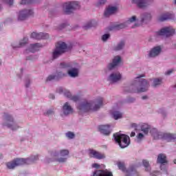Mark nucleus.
<instances>
[{"label": "nucleus", "instance_id": "obj_38", "mask_svg": "<svg viewBox=\"0 0 176 176\" xmlns=\"http://www.w3.org/2000/svg\"><path fill=\"white\" fill-rule=\"evenodd\" d=\"M123 28H126V23H121L114 27V30H122Z\"/></svg>", "mask_w": 176, "mask_h": 176}, {"label": "nucleus", "instance_id": "obj_22", "mask_svg": "<svg viewBox=\"0 0 176 176\" xmlns=\"http://www.w3.org/2000/svg\"><path fill=\"white\" fill-rule=\"evenodd\" d=\"M63 93L65 97H67V98H70V100H72V101H74L75 102H76V101H79V96H72V94H71V92H69V91L65 90Z\"/></svg>", "mask_w": 176, "mask_h": 176}, {"label": "nucleus", "instance_id": "obj_1", "mask_svg": "<svg viewBox=\"0 0 176 176\" xmlns=\"http://www.w3.org/2000/svg\"><path fill=\"white\" fill-rule=\"evenodd\" d=\"M104 100L102 98H98L96 99L94 107H93V104H94L93 102H84L82 104H80L78 106V109L80 111H82V112H89V111H98L99 108L102 107V102Z\"/></svg>", "mask_w": 176, "mask_h": 176}, {"label": "nucleus", "instance_id": "obj_18", "mask_svg": "<svg viewBox=\"0 0 176 176\" xmlns=\"http://www.w3.org/2000/svg\"><path fill=\"white\" fill-rule=\"evenodd\" d=\"M63 111L64 115H70V113H74V109L71 107L69 103L65 102L63 107Z\"/></svg>", "mask_w": 176, "mask_h": 176}, {"label": "nucleus", "instance_id": "obj_27", "mask_svg": "<svg viewBox=\"0 0 176 176\" xmlns=\"http://www.w3.org/2000/svg\"><path fill=\"white\" fill-rule=\"evenodd\" d=\"M124 45H126V42L124 41H121L118 45L114 47V50L116 52H118L119 50H122L124 47Z\"/></svg>", "mask_w": 176, "mask_h": 176}, {"label": "nucleus", "instance_id": "obj_50", "mask_svg": "<svg viewBox=\"0 0 176 176\" xmlns=\"http://www.w3.org/2000/svg\"><path fill=\"white\" fill-rule=\"evenodd\" d=\"M57 93H59V94H61V93H64V89H63V87H59L56 90Z\"/></svg>", "mask_w": 176, "mask_h": 176}, {"label": "nucleus", "instance_id": "obj_32", "mask_svg": "<svg viewBox=\"0 0 176 176\" xmlns=\"http://www.w3.org/2000/svg\"><path fill=\"white\" fill-rule=\"evenodd\" d=\"M142 163L143 166L146 168V171H151V165H149V162H148V160H144Z\"/></svg>", "mask_w": 176, "mask_h": 176}, {"label": "nucleus", "instance_id": "obj_43", "mask_svg": "<svg viewBox=\"0 0 176 176\" xmlns=\"http://www.w3.org/2000/svg\"><path fill=\"white\" fill-rule=\"evenodd\" d=\"M3 3H6L7 5H9V6H12L13 5V1L14 0H2Z\"/></svg>", "mask_w": 176, "mask_h": 176}, {"label": "nucleus", "instance_id": "obj_59", "mask_svg": "<svg viewBox=\"0 0 176 176\" xmlns=\"http://www.w3.org/2000/svg\"><path fill=\"white\" fill-rule=\"evenodd\" d=\"M38 159H39V157H38V155H36L34 158V160H38Z\"/></svg>", "mask_w": 176, "mask_h": 176}, {"label": "nucleus", "instance_id": "obj_9", "mask_svg": "<svg viewBox=\"0 0 176 176\" xmlns=\"http://www.w3.org/2000/svg\"><path fill=\"white\" fill-rule=\"evenodd\" d=\"M132 2L137 5L140 9H145L153 2V0H132Z\"/></svg>", "mask_w": 176, "mask_h": 176}, {"label": "nucleus", "instance_id": "obj_30", "mask_svg": "<svg viewBox=\"0 0 176 176\" xmlns=\"http://www.w3.org/2000/svg\"><path fill=\"white\" fill-rule=\"evenodd\" d=\"M141 19H142V23H144V21L151 20V19H152V16L149 13H144L141 16Z\"/></svg>", "mask_w": 176, "mask_h": 176}, {"label": "nucleus", "instance_id": "obj_40", "mask_svg": "<svg viewBox=\"0 0 176 176\" xmlns=\"http://www.w3.org/2000/svg\"><path fill=\"white\" fill-rule=\"evenodd\" d=\"M142 140H144V134L138 133V135H137L136 142H141Z\"/></svg>", "mask_w": 176, "mask_h": 176}, {"label": "nucleus", "instance_id": "obj_41", "mask_svg": "<svg viewBox=\"0 0 176 176\" xmlns=\"http://www.w3.org/2000/svg\"><path fill=\"white\" fill-rule=\"evenodd\" d=\"M93 21H90L88 23H87L86 25H84L83 28L84 30H89V28H91V27H93Z\"/></svg>", "mask_w": 176, "mask_h": 176}, {"label": "nucleus", "instance_id": "obj_31", "mask_svg": "<svg viewBox=\"0 0 176 176\" xmlns=\"http://www.w3.org/2000/svg\"><path fill=\"white\" fill-rule=\"evenodd\" d=\"M122 116H123V115L122 114V113L119 111H114L113 113V117L115 119V120H118V119L122 118Z\"/></svg>", "mask_w": 176, "mask_h": 176}, {"label": "nucleus", "instance_id": "obj_51", "mask_svg": "<svg viewBox=\"0 0 176 176\" xmlns=\"http://www.w3.org/2000/svg\"><path fill=\"white\" fill-rule=\"evenodd\" d=\"M92 167L94 168H100V165L98 164H93Z\"/></svg>", "mask_w": 176, "mask_h": 176}, {"label": "nucleus", "instance_id": "obj_15", "mask_svg": "<svg viewBox=\"0 0 176 176\" xmlns=\"http://www.w3.org/2000/svg\"><path fill=\"white\" fill-rule=\"evenodd\" d=\"M98 131L104 135H109L111 134V128L109 125H100Z\"/></svg>", "mask_w": 176, "mask_h": 176}, {"label": "nucleus", "instance_id": "obj_7", "mask_svg": "<svg viewBox=\"0 0 176 176\" xmlns=\"http://www.w3.org/2000/svg\"><path fill=\"white\" fill-rule=\"evenodd\" d=\"M175 34V30L171 27H166L161 29L160 31L157 32V35L158 36H165L168 38V36H173Z\"/></svg>", "mask_w": 176, "mask_h": 176}, {"label": "nucleus", "instance_id": "obj_35", "mask_svg": "<svg viewBox=\"0 0 176 176\" xmlns=\"http://www.w3.org/2000/svg\"><path fill=\"white\" fill-rule=\"evenodd\" d=\"M159 85H162V79L160 78H155L153 81V87H157V86H159Z\"/></svg>", "mask_w": 176, "mask_h": 176}, {"label": "nucleus", "instance_id": "obj_28", "mask_svg": "<svg viewBox=\"0 0 176 176\" xmlns=\"http://www.w3.org/2000/svg\"><path fill=\"white\" fill-rule=\"evenodd\" d=\"M126 173H128L126 176H130L129 174H131V176H134V174L138 175V173L135 170V167L131 166L127 170Z\"/></svg>", "mask_w": 176, "mask_h": 176}, {"label": "nucleus", "instance_id": "obj_13", "mask_svg": "<svg viewBox=\"0 0 176 176\" xmlns=\"http://www.w3.org/2000/svg\"><path fill=\"white\" fill-rule=\"evenodd\" d=\"M31 38L33 39H36L40 41V39H47L49 38V34L47 33H36L35 32H32L31 34Z\"/></svg>", "mask_w": 176, "mask_h": 176}, {"label": "nucleus", "instance_id": "obj_24", "mask_svg": "<svg viewBox=\"0 0 176 176\" xmlns=\"http://www.w3.org/2000/svg\"><path fill=\"white\" fill-rule=\"evenodd\" d=\"M40 47H42V45L39 43L31 44L28 51L31 52V53H35V52H38V50H39Z\"/></svg>", "mask_w": 176, "mask_h": 176}, {"label": "nucleus", "instance_id": "obj_62", "mask_svg": "<svg viewBox=\"0 0 176 176\" xmlns=\"http://www.w3.org/2000/svg\"><path fill=\"white\" fill-rule=\"evenodd\" d=\"M25 86H26V87H28L29 84H26Z\"/></svg>", "mask_w": 176, "mask_h": 176}, {"label": "nucleus", "instance_id": "obj_6", "mask_svg": "<svg viewBox=\"0 0 176 176\" xmlns=\"http://www.w3.org/2000/svg\"><path fill=\"white\" fill-rule=\"evenodd\" d=\"M65 50H67V44L64 42L58 43L56 46L55 50L53 52V58H57L58 57H60L63 53H65Z\"/></svg>", "mask_w": 176, "mask_h": 176}, {"label": "nucleus", "instance_id": "obj_44", "mask_svg": "<svg viewBox=\"0 0 176 176\" xmlns=\"http://www.w3.org/2000/svg\"><path fill=\"white\" fill-rule=\"evenodd\" d=\"M135 20H137V16H133L127 21V23H134V21H135Z\"/></svg>", "mask_w": 176, "mask_h": 176}, {"label": "nucleus", "instance_id": "obj_57", "mask_svg": "<svg viewBox=\"0 0 176 176\" xmlns=\"http://www.w3.org/2000/svg\"><path fill=\"white\" fill-rule=\"evenodd\" d=\"M130 137H135V132H131Z\"/></svg>", "mask_w": 176, "mask_h": 176}, {"label": "nucleus", "instance_id": "obj_53", "mask_svg": "<svg viewBox=\"0 0 176 176\" xmlns=\"http://www.w3.org/2000/svg\"><path fill=\"white\" fill-rule=\"evenodd\" d=\"M65 27H67V25L63 23V24L60 25L59 30H63V28H65Z\"/></svg>", "mask_w": 176, "mask_h": 176}, {"label": "nucleus", "instance_id": "obj_20", "mask_svg": "<svg viewBox=\"0 0 176 176\" xmlns=\"http://www.w3.org/2000/svg\"><path fill=\"white\" fill-rule=\"evenodd\" d=\"M122 79V75H120V73H115L110 75L109 80L112 83H115L116 82H118V80H120Z\"/></svg>", "mask_w": 176, "mask_h": 176}, {"label": "nucleus", "instance_id": "obj_60", "mask_svg": "<svg viewBox=\"0 0 176 176\" xmlns=\"http://www.w3.org/2000/svg\"><path fill=\"white\" fill-rule=\"evenodd\" d=\"M2 157H3V156L2 155V153H0V159H2Z\"/></svg>", "mask_w": 176, "mask_h": 176}, {"label": "nucleus", "instance_id": "obj_47", "mask_svg": "<svg viewBox=\"0 0 176 176\" xmlns=\"http://www.w3.org/2000/svg\"><path fill=\"white\" fill-rule=\"evenodd\" d=\"M54 113V111L52 109L48 110L46 113H44V115L50 116V115H53Z\"/></svg>", "mask_w": 176, "mask_h": 176}, {"label": "nucleus", "instance_id": "obj_4", "mask_svg": "<svg viewBox=\"0 0 176 176\" xmlns=\"http://www.w3.org/2000/svg\"><path fill=\"white\" fill-rule=\"evenodd\" d=\"M34 160H35L29 159V158H28V159L16 158L10 162H8L6 164V166H7L8 168H9L10 170H12L19 166H23V164H30V163H28V162H34Z\"/></svg>", "mask_w": 176, "mask_h": 176}, {"label": "nucleus", "instance_id": "obj_14", "mask_svg": "<svg viewBox=\"0 0 176 176\" xmlns=\"http://www.w3.org/2000/svg\"><path fill=\"white\" fill-rule=\"evenodd\" d=\"M64 76H67V74L59 72L56 73V75H50L47 78V82H49V80H58L59 79H61V78H64Z\"/></svg>", "mask_w": 176, "mask_h": 176}, {"label": "nucleus", "instance_id": "obj_34", "mask_svg": "<svg viewBox=\"0 0 176 176\" xmlns=\"http://www.w3.org/2000/svg\"><path fill=\"white\" fill-rule=\"evenodd\" d=\"M30 3H35V0H22L21 5H30Z\"/></svg>", "mask_w": 176, "mask_h": 176}, {"label": "nucleus", "instance_id": "obj_3", "mask_svg": "<svg viewBox=\"0 0 176 176\" xmlns=\"http://www.w3.org/2000/svg\"><path fill=\"white\" fill-rule=\"evenodd\" d=\"M114 140L122 149L130 145V138L124 134L116 133L113 134Z\"/></svg>", "mask_w": 176, "mask_h": 176}, {"label": "nucleus", "instance_id": "obj_58", "mask_svg": "<svg viewBox=\"0 0 176 176\" xmlns=\"http://www.w3.org/2000/svg\"><path fill=\"white\" fill-rule=\"evenodd\" d=\"M142 100H146V98H148V96H144L142 97Z\"/></svg>", "mask_w": 176, "mask_h": 176}, {"label": "nucleus", "instance_id": "obj_25", "mask_svg": "<svg viewBox=\"0 0 176 176\" xmlns=\"http://www.w3.org/2000/svg\"><path fill=\"white\" fill-rule=\"evenodd\" d=\"M157 162L160 164H164V163H168L167 157L166 155L163 153L160 154L157 157Z\"/></svg>", "mask_w": 176, "mask_h": 176}, {"label": "nucleus", "instance_id": "obj_19", "mask_svg": "<svg viewBox=\"0 0 176 176\" xmlns=\"http://www.w3.org/2000/svg\"><path fill=\"white\" fill-rule=\"evenodd\" d=\"M120 61H122V58H120V56H117L116 57H114V58L113 59V63H110L108 66L109 69H113V68H115V67H116L117 65H118V64L120 63Z\"/></svg>", "mask_w": 176, "mask_h": 176}, {"label": "nucleus", "instance_id": "obj_56", "mask_svg": "<svg viewBox=\"0 0 176 176\" xmlns=\"http://www.w3.org/2000/svg\"><path fill=\"white\" fill-rule=\"evenodd\" d=\"M144 77H145V75L141 74V75L138 76V77H136V79H140V78H144Z\"/></svg>", "mask_w": 176, "mask_h": 176}, {"label": "nucleus", "instance_id": "obj_12", "mask_svg": "<svg viewBox=\"0 0 176 176\" xmlns=\"http://www.w3.org/2000/svg\"><path fill=\"white\" fill-rule=\"evenodd\" d=\"M140 87L138 88V93H144L148 91L149 88V82L146 79L141 78L139 80Z\"/></svg>", "mask_w": 176, "mask_h": 176}, {"label": "nucleus", "instance_id": "obj_23", "mask_svg": "<svg viewBox=\"0 0 176 176\" xmlns=\"http://www.w3.org/2000/svg\"><path fill=\"white\" fill-rule=\"evenodd\" d=\"M116 10H118V8L116 7H109L104 11L105 17H109V16H111V14H113L116 12Z\"/></svg>", "mask_w": 176, "mask_h": 176}, {"label": "nucleus", "instance_id": "obj_11", "mask_svg": "<svg viewBox=\"0 0 176 176\" xmlns=\"http://www.w3.org/2000/svg\"><path fill=\"white\" fill-rule=\"evenodd\" d=\"M88 155L89 157H93L94 159H98V160L105 159V155L91 148L88 150Z\"/></svg>", "mask_w": 176, "mask_h": 176}, {"label": "nucleus", "instance_id": "obj_55", "mask_svg": "<svg viewBox=\"0 0 176 176\" xmlns=\"http://www.w3.org/2000/svg\"><path fill=\"white\" fill-rule=\"evenodd\" d=\"M49 98H52V100H54L55 96H54V94H50Z\"/></svg>", "mask_w": 176, "mask_h": 176}, {"label": "nucleus", "instance_id": "obj_39", "mask_svg": "<svg viewBox=\"0 0 176 176\" xmlns=\"http://www.w3.org/2000/svg\"><path fill=\"white\" fill-rule=\"evenodd\" d=\"M60 156H68L69 155V151L63 149L60 151Z\"/></svg>", "mask_w": 176, "mask_h": 176}, {"label": "nucleus", "instance_id": "obj_29", "mask_svg": "<svg viewBox=\"0 0 176 176\" xmlns=\"http://www.w3.org/2000/svg\"><path fill=\"white\" fill-rule=\"evenodd\" d=\"M68 75H69L72 78H76L78 76V69L73 68L71 70L67 72Z\"/></svg>", "mask_w": 176, "mask_h": 176}, {"label": "nucleus", "instance_id": "obj_52", "mask_svg": "<svg viewBox=\"0 0 176 176\" xmlns=\"http://www.w3.org/2000/svg\"><path fill=\"white\" fill-rule=\"evenodd\" d=\"M158 175H159V171H156V170L151 173V175H153V176Z\"/></svg>", "mask_w": 176, "mask_h": 176}, {"label": "nucleus", "instance_id": "obj_36", "mask_svg": "<svg viewBox=\"0 0 176 176\" xmlns=\"http://www.w3.org/2000/svg\"><path fill=\"white\" fill-rule=\"evenodd\" d=\"M118 166L120 170H122V171H126V166H124V163L118 162Z\"/></svg>", "mask_w": 176, "mask_h": 176}, {"label": "nucleus", "instance_id": "obj_26", "mask_svg": "<svg viewBox=\"0 0 176 176\" xmlns=\"http://www.w3.org/2000/svg\"><path fill=\"white\" fill-rule=\"evenodd\" d=\"M141 131H142L144 134H148V133L151 131V126L148 125L147 124H143L141 126Z\"/></svg>", "mask_w": 176, "mask_h": 176}, {"label": "nucleus", "instance_id": "obj_64", "mask_svg": "<svg viewBox=\"0 0 176 176\" xmlns=\"http://www.w3.org/2000/svg\"><path fill=\"white\" fill-rule=\"evenodd\" d=\"M135 27H138V25H137V24H135Z\"/></svg>", "mask_w": 176, "mask_h": 176}, {"label": "nucleus", "instance_id": "obj_54", "mask_svg": "<svg viewBox=\"0 0 176 176\" xmlns=\"http://www.w3.org/2000/svg\"><path fill=\"white\" fill-rule=\"evenodd\" d=\"M131 127L137 130V127H138L137 124L135 123L131 124Z\"/></svg>", "mask_w": 176, "mask_h": 176}, {"label": "nucleus", "instance_id": "obj_17", "mask_svg": "<svg viewBox=\"0 0 176 176\" xmlns=\"http://www.w3.org/2000/svg\"><path fill=\"white\" fill-rule=\"evenodd\" d=\"M162 52V47L160 46L154 47L149 53V57H156L160 54Z\"/></svg>", "mask_w": 176, "mask_h": 176}, {"label": "nucleus", "instance_id": "obj_33", "mask_svg": "<svg viewBox=\"0 0 176 176\" xmlns=\"http://www.w3.org/2000/svg\"><path fill=\"white\" fill-rule=\"evenodd\" d=\"M28 43V38L25 37L22 41H20L18 47H23V46H25Z\"/></svg>", "mask_w": 176, "mask_h": 176}, {"label": "nucleus", "instance_id": "obj_48", "mask_svg": "<svg viewBox=\"0 0 176 176\" xmlns=\"http://www.w3.org/2000/svg\"><path fill=\"white\" fill-rule=\"evenodd\" d=\"M107 3V0H99L98 2V6H99V5H104Z\"/></svg>", "mask_w": 176, "mask_h": 176}, {"label": "nucleus", "instance_id": "obj_46", "mask_svg": "<svg viewBox=\"0 0 176 176\" xmlns=\"http://www.w3.org/2000/svg\"><path fill=\"white\" fill-rule=\"evenodd\" d=\"M59 163H65V162H67V158L65 157H60L56 160Z\"/></svg>", "mask_w": 176, "mask_h": 176}, {"label": "nucleus", "instance_id": "obj_42", "mask_svg": "<svg viewBox=\"0 0 176 176\" xmlns=\"http://www.w3.org/2000/svg\"><path fill=\"white\" fill-rule=\"evenodd\" d=\"M66 137H67V138H69L70 140H72V138L75 137V134L71 131H69L66 133Z\"/></svg>", "mask_w": 176, "mask_h": 176}, {"label": "nucleus", "instance_id": "obj_5", "mask_svg": "<svg viewBox=\"0 0 176 176\" xmlns=\"http://www.w3.org/2000/svg\"><path fill=\"white\" fill-rule=\"evenodd\" d=\"M80 9V5L78 1H70L63 4V10L65 14H71L74 10Z\"/></svg>", "mask_w": 176, "mask_h": 176}, {"label": "nucleus", "instance_id": "obj_8", "mask_svg": "<svg viewBox=\"0 0 176 176\" xmlns=\"http://www.w3.org/2000/svg\"><path fill=\"white\" fill-rule=\"evenodd\" d=\"M4 119L6 120L5 126H7V127L11 129V130H17V129H19V126H16V123L12 116L5 113Z\"/></svg>", "mask_w": 176, "mask_h": 176}, {"label": "nucleus", "instance_id": "obj_2", "mask_svg": "<svg viewBox=\"0 0 176 176\" xmlns=\"http://www.w3.org/2000/svg\"><path fill=\"white\" fill-rule=\"evenodd\" d=\"M150 133H151V135L153 137L154 140H166V141H168V142L176 140L175 133H162L158 132L155 129L150 131Z\"/></svg>", "mask_w": 176, "mask_h": 176}, {"label": "nucleus", "instance_id": "obj_21", "mask_svg": "<svg viewBox=\"0 0 176 176\" xmlns=\"http://www.w3.org/2000/svg\"><path fill=\"white\" fill-rule=\"evenodd\" d=\"M174 17L173 14H170L168 12L162 14L159 16L158 21H166V20H170Z\"/></svg>", "mask_w": 176, "mask_h": 176}, {"label": "nucleus", "instance_id": "obj_37", "mask_svg": "<svg viewBox=\"0 0 176 176\" xmlns=\"http://www.w3.org/2000/svg\"><path fill=\"white\" fill-rule=\"evenodd\" d=\"M70 67H71V65H69V63H62L60 64V68H62L63 69L70 68Z\"/></svg>", "mask_w": 176, "mask_h": 176}, {"label": "nucleus", "instance_id": "obj_49", "mask_svg": "<svg viewBox=\"0 0 176 176\" xmlns=\"http://www.w3.org/2000/svg\"><path fill=\"white\" fill-rule=\"evenodd\" d=\"M173 72H174L173 69H169L165 73V75H171V74H173Z\"/></svg>", "mask_w": 176, "mask_h": 176}, {"label": "nucleus", "instance_id": "obj_63", "mask_svg": "<svg viewBox=\"0 0 176 176\" xmlns=\"http://www.w3.org/2000/svg\"><path fill=\"white\" fill-rule=\"evenodd\" d=\"M174 163H175V164H176V160H174Z\"/></svg>", "mask_w": 176, "mask_h": 176}, {"label": "nucleus", "instance_id": "obj_61", "mask_svg": "<svg viewBox=\"0 0 176 176\" xmlns=\"http://www.w3.org/2000/svg\"><path fill=\"white\" fill-rule=\"evenodd\" d=\"M26 60H32V58H31L30 57H27Z\"/></svg>", "mask_w": 176, "mask_h": 176}, {"label": "nucleus", "instance_id": "obj_45", "mask_svg": "<svg viewBox=\"0 0 176 176\" xmlns=\"http://www.w3.org/2000/svg\"><path fill=\"white\" fill-rule=\"evenodd\" d=\"M110 35L109 34H106L102 35V41H103V42H105V41H107L108 39V38H109Z\"/></svg>", "mask_w": 176, "mask_h": 176}, {"label": "nucleus", "instance_id": "obj_10", "mask_svg": "<svg viewBox=\"0 0 176 176\" xmlns=\"http://www.w3.org/2000/svg\"><path fill=\"white\" fill-rule=\"evenodd\" d=\"M33 15H34V11H32V10H24L19 12L18 20H19V21H23L26 19H28L30 16H33Z\"/></svg>", "mask_w": 176, "mask_h": 176}, {"label": "nucleus", "instance_id": "obj_16", "mask_svg": "<svg viewBox=\"0 0 176 176\" xmlns=\"http://www.w3.org/2000/svg\"><path fill=\"white\" fill-rule=\"evenodd\" d=\"M94 176H113V174L111 171L98 170L94 172Z\"/></svg>", "mask_w": 176, "mask_h": 176}]
</instances>
